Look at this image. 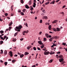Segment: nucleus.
I'll use <instances>...</instances> for the list:
<instances>
[{"instance_id":"f257e3e1","label":"nucleus","mask_w":67,"mask_h":67,"mask_svg":"<svg viewBox=\"0 0 67 67\" xmlns=\"http://www.w3.org/2000/svg\"><path fill=\"white\" fill-rule=\"evenodd\" d=\"M22 28V25H20L18 26H16V29H15V31H17L18 32H20L21 29Z\"/></svg>"},{"instance_id":"f03ea898","label":"nucleus","mask_w":67,"mask_h":67,"mask_svg":"<svg viewBox=\"0 0 67 67\" xmlns=\"http://www.w3.org/2000/svg\"><path fill=\"white\" fill-rule=\"evenodd\" d=\"M28 32H29V30H27V31H24L23 32V35H25V33H27V34L28 33Z\"/></svg>"},{"instance_id":"7ed1b4c3","label":"nucleus","mask_w":67,"mask_h":67,"mask_svg":"<svg viewBox=\"0 0 67 67\" xmlns=\"http://www.w3.org/2000/svg\"><path fill=\"white\" fill-rule=\"evenodd\" d=\"M59 62L61 63V62H62L64 61V59L63 58H60L59 59Z\"/></svg>"},{"instance_id":"20e7f679","label":"nucleus","mask_w":67,"mask_h":67,"mask_svg":"<svg viewBox=\"0 0 67 67\" xmlns=\"http://www.w3.org/2000/svg\"><path fill=\"white\" fill-rule=\"evenodd\" d=\"M38 43L40 45H43V44L42 42V41H38Z\"/></svg>"},{"instance_id":"39448f33","label":"nucleus","mask_w":67,"mask_h":67,"mask_svg":"<svg viewBox=\"0 0 67 67\" xmlns=\"http://www.w3.org/2000/svg\"><path fill=\"white\" fill-rule=\"evenodd\" d=\"M44 54L45 55H48V54H50V53H49V52L48 51L46 52H44Z\"/></svg>"},{"instance_id":"423d86ee","label":"nucleus","mask_w":67,"mask_h":67,"mask_svg":"<svg viewBox=\"0 0 67 67\" xmlns=\"http://www.w3.org/2000/svg\"><path fill=\"white\" fill-rule=\"evenodd\" d=\"M9 53L10 54H9V55H10V56L11 57H12V56H13V55H12V52L11 51H10Z\"/></svg>"},{"instance_id":"0eeeda50","label":"nucleus","mask_w":67,"mask_h":67,"mask_svg":"<svg viewBox=\"0 0 67 67\" xmlns=\"http://www.w3.org/2000/svg\"><path fill=\"white\" fill-rule=\"evenodd\" d=\"M59 58H63V57L62 55H59Z\"/></svg>"},{"instance_id":"6e6552de","label":"nucleus","mask_w":67,"mask_h":67,"mask_svg":"<svg viewBox=\"0 0 67 67\" xmlns=\"http://www.w3.org/2000/svg\"><path fill=\"white\" fill-rule=\"evenodd\" d=\"M53 39H54V38L53 37H51L49 39V41L50 42H52V40H53Z\"/></svg>"},{"instance_id":"1a4fd4ad","label":"nucleus","mask_w":67,"mask_h":67,"mask_svg":"<svg viewBox=\"0 0 67 67\" xmlns=\"http://www.w3.org/2000/svg\"><path fill=\"white\" fill-rule=\"evenodd\" d=\"M13 24V23H12V21H11L10 22V23L9 24V26H10L12 25Z\"/></svg>"},{"instance_id":"9d476101","label":"nucleus","mask_w":67,"mask_h":67,"mask_svg":"<svg viewBox=\"0 0 67 67\" xmlns=\"http://www.w3.org/2000/svg\"><path fill=\"white\" fill-rule=\"evenodd\" d=\"M57 21H57V20H55L54 21L52 22V23H57Z\"/></svg>"},{"instance_id":"9b49d317","label":"nucleus","mask_w":67,"mask_h":67,"mask_svg":"<svg viewBox=\"0 0 67 67\" xmlns=\"http://www.w3.org/2000/svg\"><path fill=\"white\" fill-rule=\"evenodd\" d=\"M55 1L54 0H53L52 2H51L50 3V4H54V3H55Z\"/></svg>"},{"instance_id":"f8f14e48","label":"nucleus","mask_w":67,"mask_h":67,"mask_svg":"<svg viewBox=\"0 0 67 67\" xmlns=\"http://www.w3.org/2000/svg\"><path fill=\"white\" fill-rule=\"evenodd\" d=\"M25 7L26 9H29L30 8V7H29V6L27 5H25Z\"/></svg>"},{"instance_id":"ddd939ff","label":"nucleus","mask_w":67,"mask_h":67,"mask_svg":"<svg viewBox=\"0 0 67 67\" xmlns=\"http://www.w3.org/2000/svg\"><path fill=\"white\" fill-rule=\"evenodd\" d=\"M29 54V53L27 52H26L25 53H24V55H25V56H26V55H28Z\"/></svg>"},{"instance_id":"4468645a","label":"nucleus","mask_w":67,"mask_h":67,"mask_svg":"<svg viewBox=\"0 0 67 67\" xmlns=\"http://www.w3.org/2000/svg\"><path fill=\"white\" fill-rule=\"evenodd\" d=\"M51 27H52V26L51 25H49V26L48 29H49V30H51Z\"/></svg>"},{"instance_id":"2eb2a0df","label":"nucleus","mask_w":67,"mask_h":67,"mask_svg":"<svg viewBox=\"0 0 67 67\" xmlns=\"http://www.w3.org/2000/svg\"><path fill=\"white\" fill-rule=\"evenodd\" d=\"M33 7L34 8H35L36 7V3L35 2L34 3V5H33Z\"/></svg>"},{"instance_id":"dca6fc26","label":"nucleus","mask_w":67,"mask_h":67,"mask_svg":"<svg viewBox=\"0 0 67 67\" xmlns=\"http://www.w3.org/2000/svg\"><path fill=\"white\" fill-rule=\"evenodd\" d=\"M20 58H22L24 56V54H20Z\"/></svg>"},{"instance_id":"f3484780","label":"nucleus","mask_w":67,"mask_h":67,"mask_svg":"<svg viewBox=\"0 0 67 67\" xmlns=\"http://www.w3.org/2000/svg\"><path fill=\"white\" fill-rule=\"evenodd\" d=\"M32 4V1H29V5H31Z\"/></svg>"},{"instance_id":"a211bd4d","label":"nucleus","mask_w":67,"mask_h":67,"mask_svg":"<svg viewBox=\"0 0 67 67\" xmlns=\"http://www.w3.org/2000/svg\"><path fill=\"white\" fill-rule=\"evenodd\" d=\"M4 54L5 55H7V50H5L4 52Z\"/></svg>"},{"instance_id":"6ab92c4d","label":"nucleus","mask_w":67,"mask_h":67,"mask_svg":"<svg viewBox=\"0 0 67 67\" xmlns=\"http://www.w3.org/2000/svg\"><path fill=\"white\" fill-rule=\"evenodd\" d=\"M60 28H59L58 27L57 28V31H59L60 30Z\"/></svg>"},{"instance_id":"aec40b11","label":"nucleus","mask_w":67,"mask_h":67,"mask_svg":"<svg viewBox=\"0 0 67 67\" xmlns=\"http://www.w3.org/2000/svg\"><path fill=\"white\" fill-rule=\"evenodd\" d=\"M18 33H19V32H16L15 33L14 35V36H16V35H17L18 34Z\"/></svg>"},{"instance_id":"412c9836","label":"nucleus","mask_w":67,"mask_h":67,"mask_svg":"<svg viewBox=\"0 0 67 67\" xmlns=\"http://www.w3.org/2000/svg\"><path fill=\"white\" fill-rule=\"evenodd\" d=\"M16 61V60H13L12 61V63H15V61Z\"/></svg>"},{"instance_id":"4be33fe9","label":"nucleus","mask_w":67,"mask_h":67,"mask_svg":"<svg viewBox=\"0 0 67 67\" xmlns=\"http://www.w3.org/2000/svg\"><path fill=\"white\" fill-rule=\"evenodd\" d=\"M53 37L54 38H55V39H57V38H58V37L57 36H55Z\"/></svg>"},{"instance_id":"5701e85b","label":"nucleus","mask_w":67,"mask_h":67,"mask_svg":"<svg viewBox=\"0 0 67 67\" xmlns=\"http://www.w3.org/2000/svg\"><path fill=\"white\" fill-rule=\"evenodd\" d=\"M48 18L47 17H43L42 18V19H47Z\"/></svg>"},{"instance_id":"b1692460","label":"nucleus","mask_w":67,"mask_h":67,"mask_svg":"<svg viewBox=\"0 0 67 67\" xmlns=\"http://www.w3.org/2000/svg\"><path fill=\"white\" fill-rule=\"evenodd\" d=\"M45 35L47 37V38H48V34H45Z\"/></svg>"},{"instance_id":"393cba45","label":"nucleus","mask_w":67,"mask_h":67,"mask_svg":"<svg viewBox=\"0 0 67 67\" xmlns=\"http://www.w3.org/2000/svg\"><path fill=\"white\" fill-rule=\"evenodd\" d=\"M52 29L54 31L56 32V31H57V30H56V29L55 28H53Z\"/></svg>"},{"instance_id":"a878e982","label":"nucleus","mask_w":67,"mask_h":67,"mask_svg":"<svg viewBox=\"0 0 67 67\" xmlns=\"http://www.w3.org/2000/svg\"><path fill=\"white\" fill-rule=\"evenodd\" d=\"M6 37H7V36H5L4 37V38H3V41H4V40L5 39Z\"/></svg>"},{"instance_id":"bb28decb","label":"nucleus","mask_w":67,"mask_h":67,"mask_svg":"<svg viewBox=\"0 0 67 67\" xmlns=\"http://www.w3.org/2000/svg\"><path fill=\"white\" fill-rule=\"evenodd\" d=\"M51 53H50V55H52V54H54L55 53V52H53V51H51Z\"/></svg>"},{"instance_id":"cd10ccee","label":"nucleus","mask_w":67,"mask_h":67,"mask_svg":"<svg viewBox=\"0 0 67 67\" xmlns=\"http://www.w3.org/2000/svg\"><path fill=\"white\" fill-rule=\"evenodd\" d=\"M0 33L1 34H2L4 33V31L3 30H1L0 31Z\"/></svg>"},{"instance_id":"c85d7f7f","label":"nucleus","mask_w":67,"mask_h":67,"mask_svg":"<svg viewBox=\"0 0 67 67\" xmlns=\"http://www.w3.org/2000/svg\"><path fill=\"white\" fill-rule=\"evenodd\" d=\"M24 25H26V26H27V27H28V26L27 25V23H25L24 24Z\"/></svg>"},{"instance_id":"c756f323","label":"nucleus","mask_w":67,"mask_h":67,"mask_svg":"<svg viewBox=\"0 0 67 67\" xmlns=\"http://www.w3.org/2000/svg\"><path fill=\"white\" fill-rule=\"evenodd\" d=\"M4 64L5 65V66H7V64H8V62H5L4 63Z\"/></svg>"},{"instance_id":"7c9ffc66","label":"nucleus","mask_w":67,"mask_h":67,"mask_svg":"<svg viewBox=\"0 0 67 67\" xmlns=\"http://www.w3.org/2000/svg\"><path fill=\"white\" fill-rule=\"evenodd\" d=\"M53 59L51 60L49 62V63H52V62H53Z\"/></svg>"},{"instance_id":"2f4dec72","label":"nucleus","mask_w":67,"mask_h":67,"mask_svg":"<svg viewBox=\"0 0 67 67\" xmlns=\"http://www.w3.org/2000/svg\"><path fill=\"white\" fill-rule=\"evenodd\" d=\"M1 43H0V44H3V41H1L0 42Z\"/></svg>"},{"instance_id":"473e14b6","label":"nucleus","mask_w":67,"mask_h":67,"mask_svg":"<svg viewBox=\"0 0 67 67\" xmlns=\"http://www.w3.org/2000/svg\"><path fill=\"white\" fill-rule=\"evenodd\" d=\"M20 14H21V15H24V13L22 12H21L20 13Z\"/></svg>"},{"instance_id":"72a5a7b5","label":"nucleus","mask_w":67,"mask_h":67,"mask_svg":"<svg viewBox=\"0 0 67 67\" xmlns=\"http://www.w3.org/2000/svg\"><path fill=\"white\" fill-rule=\"evenodd\" d=\"M49 2H48L46 3H45V4H46V5H47V4H48L49 3Z\"/></svg>"},{"instance_id":"f704fd0d","label":"nucleus","mask_w":67,"mask_h":67,"mask_svg":"<svg viewBox=\"0 0 67 67\" xmlns=\"http://www.w3.org/2000/svg\"><path fill=\"white\" fill-rule=\"evenodd\" d=\"M56 57H57V58H59V56H58V54H57V55H56Z\"/></svg>"},{"instance_id":"c9c22d12","label":"nucleus","mask_w":67,"mask_h":67,"mask_svg":"<svg viewBox=\"0 0 67 67\" xmlns=\"http://www.w3.org/2000/svg\"><path fill=\"white\" fill-rule=\"evenodd\" d=\"M21 3H22V4H23L24 3V1L23 0V1H21Z\"/></svg>"},{"instance_id":"e433bc0d","label":"nucleus","mask_w":67,"mask_h":67,"mask_svg":"<svg viewBox=\"0 0 67 67\" xmlns=\"http://www.w3.org/2000/svg\"><path fill=\"white\" fill-rule=\"evenodd\" d=\"M44 47V44H43V45H42L41 47V48H43Z\"/></svg>"},{"instance_id":"4c0bfd02","label":"nucleus","mask_w":67,"mask_h":67,"mask_svg":"<svg viewBox=\"0 0 67 67\" xmlns=\"http://www.w3.org/2000/svg\"><path fill=\"white\" fill-rule=\"evenodd\" d=\"M26 11V9H24L23 10V12H25V11Z\"/></svg>"},{"instance_id":"58836bf2","label":"nucleus","mask_w":67,"mask_h":67,"mask_svg":"<svg viewBox=\"0 0 67 67\" xmlns=\"http://www.w3.org/2000/svg\"><path fill=\"white\" fill-rule=\"evenodd\" d=\"M4 15L6 16H7L8 15V14L7 13H5L4 14Z\"/></svg>"},{"instance_id":"ea45409f","label":"nucleus","mask_w":67,"mask_h":67,"mask_svg":"<svg viewBox=\"0 0 67 67\" xmlns=\"http://www.w3.org/2000/svg\"><path fill=\"white\" fill-rule=\"evenodd\" d=\"M42 22H43V21H42V20H40V23H42Z\"/></svg>"},{"instance_id":"a19ab883","label":"nucleus","mask_w":67,"mask_h":67,"mask_svg":"<svg viewBox=\"0 0 67 67\" xmlns=\"http://www.w3.org/2000/svg\"><path fill=\"white\" fill-rule=\"evenodd\" d=\"M1 53H0L1 54H3V50H1Z\"/></svg>"},{"instance_id":"79ce46f5","label":"nucleus","mask_w":67,"mask_h":67,"mask_svg":"<svg viewBox=\"0 0 67 67\" xmlns=\"http://www.w3.org/2000/svg\"><path fill=\"white\" fill-rule=\"evenodd\" d=\"M33 49L34 51H36V48L35 47H34Z\"/></svg>"},{"instance_id":"37998d69","label":"nucleus","mask_w":67,"mask_h":67,"mask_svg":"<svg viewBox=\"0 0 67 67\" xmlns=\"http://www.w3.org/2000/svg\"><path fill=\"white\" fill-rule=\"evenodd\" d=\"M62 43L63 44H62V45H66V43L63 42Z\"/></svg>"},{"instance_id":"c03bdc74","label":"nucleus","mask_w":67,"mask_h":67,"mask_svg":"<svg viewBox=\"0 0 67 67\" xmlns=\"http://www.w3.org/2000/svg\"><path fill=\"white\" fill-rule=\"evenodd\" d=\"M42 12L43 13H45V9H43L42 10Z\"/></svg>"},{"instance_id":"a18cd8bd","label":"nucleus","mask_w":67,"mask_h":67,"mask_svg":"<svg viewBox=\"0 0 67 67\" xmlns=\"http://www.w3.org/2000/svg\"><path fill=\"white\" fill-rule=\"evenodd\" d=\"M11 8L12 9V11L13 10V5H12V6L11 7Z\"/></svg>"},{"instance_id":"49530a36","label":"nucleus","mask_w":67,"mask_h":67,"mask_svg":"<svg viewBox=\"0 0 67 67\" xmlns=\"http://www.w3.org/2000/svg\"><path fill=\"white\" fill-rule=\"evenodd\" d=\"M38 50H41V48H40L38 47H37Z\"/></svg>"},{"instance_id":"de8ad7c7","label":"nucleus","mask_w":67,"mask_h":67,"mask_svg":"<svg viewBox=\"0 0 67 67\" xmlns=\"http://www.w3.org/2000/svg\"><path fill=\"white\" fill-rule=\"evenodd\" d=\"M62 63H61L62 64H64V63H65V62L64 61H63L62 62Z\"/></svg>"},{"instance_id":"09e8293b","label":"nucleus","mask_w":67,"mask_h":67,"mask_svg":"<svg viewBox=\"0 0 67 67\" xmlns=\"http://www.w3.org/2000/svg\"><path fill=\"white\" fill-rule=\"evenodd\" d=\"M13 42H15L16 41V39H14L13 40Z\"/></svg>"},{"instance_id":"8fccbe9b","label":"nucleus","mask_w":67,"mask_h":67,"mask_svg":"<svg viewBox=\"0 0 67 67\" xmlns=\"http://www.w3.org/2000/svg\"><path fill=\"white\" fill-rule=\"evenodd\" d=\"M0 38H1V39L2 40H3V37H1Z\"/></svg>"},{"instance_id":"3c124183","label":"nucleus","mask_w":67,"mask_h":67,"mask_svg":"<svg viewBox=\"0 0 67 67\" xmlns=\"http://www.w3.org/2000/svg\"><path fill=\"white\" fill-rule=\"evenodd\" d=\"M41 15H42V16H44V15H45V14H44L42 13L41 14Z\"/></svg>"},{"instance_id":"603ef678","label":"nucleus","mask_w":67,"mask_h":67,"mask_svg":"<svg viewBox=\"0 0 67 67\" xmlns=\"http://www.w3.org/2000/svg\"><path fill=\"white\" fill-rule=\"evenodd\" d=\"M57 54H60V52H59L57 53Z\"/></svg>"},{"instance_id":"864d4df0","label":"nucleus","mask_w":67,"mask_h":67,"mask_svg":"<svg viewBox=\"0 0 67 67\" xmlns=\"http://www.w3.org/2000/svg\"><path fill=\"white\" fill-rule=\"evenodd\" d=\"M0 21H3V19H2L1 18H0Z\"/></svg>"},{"instance_id":"5fc2aeb1","label":"nucleus","mask_w":67,"mask_h":67,"mask_svg":"<svg viewBox=\"0 0 67 67\" xmlns=\"http://www.w3.org/2000/svg\"><path fill=\"white\" fill-rule=\"evenodd\" d=\"M18 11L19 13L20 12H21V10H18Z\"/></svg>"},{"instance_id":"6e6d98bb","label":"nucleus","mask_w":67,"mask_h":67,"mask_svg":"<svg viewBox=\"0 0 67 67\" xmlns=\"http://www.w3.org/2000/svg\"><path fill=\"white\" fill-rule=\"evenodd\" d=\"M34 10V9H33V8H31L30 10Z\"/></svg>"},{"instance_id":"4d7b16f0","label":"nucleus","mask_w":67,"mask_h":67,"mask_svg":"<svg viewBox=\"0 0 67 67\" xmlns=\"http://www.w3.org/2000/svg\"><path fill=\"white\" fill-rule=\"evenodd\" d=\"M42 31L40 32L39 33V35H41V34H42Z\"/></svg>"},{"instance_id":"13d9d810","label":"nucleus","mask_w":67,"mask_h":67,"mask_svg":"<svg viewBox=\"0 0 67 67\" xmlns=\"http://www.w3.org/2000/svg\"><path fill=\"white\" fill-rule=\"evenodd\" d=\"M7 39H8V37H6L5 40L6 41H7Z\"/></svg>"},{"instance_id":"bf43d9fd","label":"nucleus","mask_w":67,"mask_h":67,"mask_svg":"<svg viewBox=\"0 0 67 67\" xmlns=\"http://www.w3.org/2000/svg\"><path fill=\"white\" fill-rule=\"evenodd\" d=\"M23 39H24L23 38H21L20 39V40L21 41H23Z\"/></svg>"},{"instance_id":"052dcab7","label":"nucleus","mask_w":67,"mask_h":67,"mask_svg":"<svg viewBox=\"0 0 67 67\" xmlns=\"http://www.w3.org/2000/svg\"><path fill=\"white\" fill-rule=\"evenodd\" d=\"M9 30L10 31V29H7L6 30V31H9Z\"/></svg>"},{"instance_id":"680f3d73","label":"nucleus","mask_w":67,"mask_h":67,"mask_svg":"<svg viewBox=\"0 0 67 67\" xmlns=\"http://www.w3.org/2000/svg\"><path fill=\"white\" fill-rule=\"evenodd\" d=\"M36 67V65H34L32 66L31 67Z\"/></svg>"},{"instance_id":"e2e57ef3","label":"nucleus","mask_w":67,"mask_h":67,"mask_svg":"<svg viewBox=\"0 0 67 67\" xmlns=\"http://www.w3.org/2000/svg\"><path fill=\"white\" fill-rule=\"evenodd\" d=\"M44 41H46V38H44Z\"/></svg>"},{"instance_id":"0e129e2a","label":"nucleus","mask_w":67,"mask_h":67,"mask_svg":"<svg viewBox=\"0 0 67 67\" xmlns=\"http://www.w3.org/2000/svg\"><path fill=\"white\" fill-rule=\"evenodd\" d=\"M59 1H60V0H57L56 1V2H58Z\"/></svg>"},{"instance_id":"69168bd1","label":"nucleus","mask_w":67,"mask_h":67,"mask_svg":"<svg viewBox=\"0 0 67 67\" xmlns=\"http://www.w3.org/2000/svg\"><path fill=\"white\" fill-rule=\"evenodd\" d=\"M27 49H28V50L30 49V47H27Z\"/></svg>"},{"instance_id":"338daca9","label":"nucleus","mask_w":67,"mask_h":67,"mask_svg":"<svg viewBox=\"0 0 67 67\" xmlns=\"http://www.w3.org/2000/svg\"><path fill=\"white\" fill-rule=\"evenodd\" d=\"M0 62L1 63H3V61H2V60H0Z\"/></svg>"},{"instance_id":"774afa93","label":"nucleus","mask_w":67,"mask_h":67,"mask_svg":"<svg viewBox=\"0 0 67 67\" xmlns=\"http://www.w3.org/2000/svg\"><path fill=\"white\" fill-rule=\"evenodd\" d=\"M22 67H27V66H24L23 65V66H22Z\"/></svg>"}]
</instances>
